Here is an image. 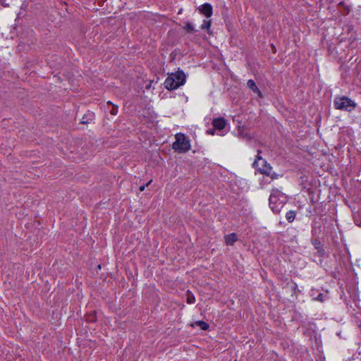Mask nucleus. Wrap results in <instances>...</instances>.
<instances>
[{"mask_svg":"<svg viewBox=\"0 0 361 361\" xmlns=\"http://www.w3.org/2000/svg\"><path fill=\"white\" fill-rule=\"evenodd\" d=\"M260 153H261V151L258 150V154L257 155L256 159L255 160V161L253 163L254 166H257L259 161H262V162H265V161L264 159H262V157L260 156Z\"/></svg>","mask_w":361,"mask_h":361,"instance_id":"obj_12","label":"nucleus"},{"mask_svg":"<svg viewBox=\"0 0 361 361\" xmlns=\"http://www.w3.org/2000/svg\"><path fill=\"white\" fill-rule=\"evenodd\" d=\"M145 185L140 186V191H143L145 190Z\"/></svg>","mask_w":361,"mask_h":361,"instance_id":"obj_19","label":"nucleus"},{"mask_svg":"<svg viewBox=\"0 0 361 361\" xmlns=\"http://www.w3.org/2000/svg\"><path fill=\"white\" fill-rule=\"evenodd\" d=\"M150 183H152V180H149V181L147 183V185H149V184Z\"/></svg>","mask_w":361,"mask_h":361,"instance_id":"obj_20","label":"nucleus"},{"mask_svg":"<svg viewBox=\"0 0 361 361\" xmlns=\"http://www.w3.org/2000/svg\"><path fill=\"white\" fill-rule=\"evenodd\" d=\"M238 240L237 235L234 233L224 236L225 243L227 245H233Z\"/></svg>","mask_w":361,"mask_h":361,"instance_id":"obj_7","label":"nucleus"},{"mask_svg":"<svg viewBox=\"0 0 361 361\" xmlns=\"http://www.w3.org/2000/svg\"><path fill=\"white\" fill-rule=\"evenodd\" d=\"M211 26V21L209 20H204L203 23L201 25L202 29H209Z\"/></svg>","mask_w":361,"mask_h":361,"instance_id":"obj_13","label":"nucleus"},{"mask_svg":"<svg viewBox=\"0 0 361 361\" xmlns=\"http://www.w3.org/2000/svg\"><path fill=\"white\" fill-rule=\"evenodd\" d=\"M247 86L250 90H252L255 93H256L259 97H262L260 90H259L253 80H249L247 82Z\"/></svg>","mask_w":361,"mask_h":361,"instance_id":"obj_8","label":"nucleus"},{"mask_svg":"<svg viewBox=\"0 0 361 361\" xmlns=\"http://www.w3.org/2000/svg\"><path fill=\"white\" fill-rule=\"evenodd\" d=\"M286 202V197L279 190H273L269 197V204L272 211L279 213Z\"/></svg>","mask_w":361,"mask_h":361,"instance_id":"obj_2","label":"nucleus"},{"mask_svg":"<svg viewBox=\"0 0 361 361\" xmlns=\"http://www.w3.org/2000/svg\"><path fill=\"white\" fill-rule=\"evenodd\" d=\"M184 29L188 32H195V30H194V27H193V25L190 23H187V24L185 25V26L184 27Z\"/></svg>","mask_w":361,"mask_h":361,"instance_id":"obj_14","label":"nucleus"},{"mask_svg":"<svg viewBox=\"0 0 361 361\" xmlns=\"http://www.w3.org/2000/svg\"><path fill=\"white\" fill-rule=\"evenodd\" d=\"M186 75L182 71L170 74L164 81V87L169 90L178 88L185 82Z\"/></svg>","mask_w":361,"mask_h":361,"instance_id":"obj_1","label":"nucleus"},{"mask_svg":"<svg viewBox=\"0 0 361 361\" xmlns=\"http://www.w3.org/2000/svg\"><path fill=\"white\" fill-rule=\"evenodd\" d=\"M334 105L337 109L348 111L354 109L356 106L355 103L353 100L346 97L335 98Z\"/></svg>","mask_w":361,"mask_h":361,"instance_id":"obj_4","label":"nucleus"},{"mask_svg":"<svg viewBox=\"0 0 361 361\" xmlns=\"http://www.w3.org/2000/svg\"><path fill=\"white\" fill-rule=\"evenodd\" d=\"M212 125L214 127V128L217 130H222L226 126V121L223 118H215L212 121Z\"/></svg>","mask_w":361,"mask_h":361,"instance_id":"obj_6","label":"nucleus"},{"mask_svg":"<svg viewBox=\"0 0 361 361\" xmlns=\"http://www.w3.org/2000/svg\"><path fill=\"white\" fill-rule=\"evenodd\" d=\"M192 326H197L202 330H207L209 329V324L203 321H197Z\"/></svg>","mask_w":361,"mask_h":361,"instance_id":"obj_9","label":"nucleus"},{"mask_svg":"<svg viewBox=\"0 0 361 361\" xmlns=\"http://www.w3.org/2000/svg\"><path fill=\"white\" fill-rule=\"evenodd\" d=\"M317 299L321 302H323L324 301V295L323 294L320 293L318 295Z\"/></svg>","mask_w":361,"mask_h":361,"instance_id":"obj_16","label":"nucleus"},{"mask_svg":"<svg viewBox=\"0 0 361 361\" xmlns=\"http://www.w3.org/2000/svg\"><path fill=\"white\" fill-rule=\"evenodd\" d=\"M176 141L173 143V149L179 153H185L190 149V144L188 139L182 133H178L175 136Z\"/></svg>","mask_w":361,"mask_h":361,"instance_id":"obj_3","label":"nucleus"},{"mask_svg":"<svg viewBox=\"0 0 361 361\" xmlns=\"http://www.w3.org/2000/svg\"><path fill=\"white\" fill-rule=\"evenodd\" d=\"M271 168L269 167L268 169H262V173H265V174H268L269 173V170H270Z\"/></svg>","mask_w":361,"mask_h":361,"instance_id":"obj_17","label":"nucleus"},{"mask_svg":"<svg viewBox=\"0 0 361 361\" xmlns=\"http://www.w3.org/2000/svg\"><path fill=\"white\" fill-rule=\"evenodd\" d=\"M186 296H187V302L188 304H193L195 302V297L190 290H188L186 292Z\"/></svg>","mask_w":361,"mask_h":361,"instance_id":"obj_10","label":"nucleus"},{"mask_svg":"<svg viewBox=\"0 0 361 361\" xmlns=\"http://www.w3.org/2000/svg\"><path fill=\"white\" fill-rule=\"evenodd\" d=\"M110 113L112 115H116L117 113H118V106H114L112 109L110 111Z\"/></svg>","mask_w":361,"mask_h":361,"instance_id":"obj_15","label":"nucleus"},{"mask_svg":"<svg viewBox=\"0 0 361 361\" xmlns=\"http://www.w3.org/2000/svg\"><path fill=\"white\" fill-rule=\"evenodd\" d=\"M295 214L293 211H289L286 214V218L288 222H292L295 219Z\"/></svg>","mask_w":361,"mask_h":361,"instance_id":"obj_11","label":"nucleus"},{"mask_svg":"<svg viewBox=\"0 0 361 361\" xmlns=\"http://www.w3.org/2000/svg\"><path fill=\"white\" fill-rule=\"evenodd\" d=\"M208 133L211 134V135H214V131L213 130H211L209 131H207Z\"/></svg>","mask_w":361,"mask_h":361,"instance_id":"obj_18","label":"nucleus"},{"mask_svg":"<svg viewBox=\"0 0 361 361\" xmlns=\"http://www.w3.org/2000/svg\"><path fill=\"white\" fill-rule=\"evenodd\" d=\"M199 9L200 13L207 18H209L212 15V6L209 4H204Z\"/></svg>","mask_w":361,"mask_h":361,"instance_id":"obj_5","label":"nucleus"}]
</instances>
